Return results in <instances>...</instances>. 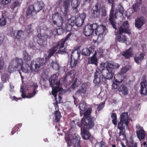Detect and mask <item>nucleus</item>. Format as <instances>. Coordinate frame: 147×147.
<instances>
[{"instance_id": "f257e3e1", "label": "nucleus", "mask_w": 147, "mask_h": 147, "mask_svg": "<svg viewBox=\"0 0 147 147\" xmlns=\"http://www.w3.org/2000/svg\"><path fill=\"white\" fill-rule=\"evenodd\" d=\"M90 15L92 18H98L100 16V13L102 17H105L107 15V11L105 6L101 5L99 2L93 6L90 11Z\"/></svg>"}, {"instance_id": "f03ea898", "label": "nucleus", "mask_w": 147, "mask_h": 147, "mask_svg": "<svg viewBox=\"0 0 147 147\" xmlns=\"http://www.w3.org/2000/svg\"><path fill=\"white\" fill-rule=\"evenodd\" d=\"M124 11L123 7L121 5H119L118 7V9L116 10L115 13H114V9L113 5L111 6V7L109 15V20L110 24L115 30H117V28L116 25L115 20L117 18L118 16H119L120 17H121L123 16Z\"/></svg>"}, {"instance_id": "7ed1b4c3", "label": "nucleus", "mask_w": 147, "mask_h": 147, "mask_svg": "<svg viewBox=\"0 0 147 147\" xmlns=\"http://www.w3.org/2000/svg\"><path fill=\"white\" fill-rule=\"evenodd\" d=\"M119 65L116 63H108L106 67V74L102 75V80L103 82L107 84V80L112 79L114 75V69L118 68Z\"/></svg>"}, {"instance_id": "20e7f679", "label": "nucleus", "mask_w": 147, "mask_h": 147, "mask_svg": "<svg viewBox=\"0 0 147 147\" xmlns=\"http://www.w3.org/2000/svg\"><path fill=\"white\" fill-rule=\"evenodd\" d=\"M50 83V86L52 88V94L56 97L57 96V93L62 91V88L60 87L61 84L60 80L58 79V77L56 74H54L52 76L49 80Z\"/></svg>"}, {"instance_id": "39448f33", "label": "nucleus", "mask_w": 147, "mask_h": 147, "mask_svg": "<svg viewBox=\"0 0 147 147\" xmlns=\"http://www.w3.org/2000/svg\"><path fill=\"white\" fill-rule=\"evenodd\" d=\"M22 60L18 57L12 60L9 66L8 71L9 73H11L16 71V69H19L23 65Z\"/></svg>"}, {"instance_id": "423d86ee", "label": "nucleus", "mask_w": 147, "mask_h": 147, "mask_svg": "<svg viewBox=\"0 0 147 147\" xmlns=\"http://www.w3.org/2000/svg\"><path fill=\"white\" fill-rule=\"evenodd\" d=\"M95 118L94 117H88L86 118H82L81 121V125L86 126L88 129L93 127L94 126Z\"/></svg>"}, {"instance_id": "0eeeda50", "label": "nucleus", "mask_w": 147, "mask_h": 147, "mask_svg": "<svg viewBox=\"0 0 147 147\" xmlns=\"http://www.w3.org/2000/svg\"><path fill=\"white\" fill-rule=\"evenodd\" d=\"M53 23L58 27H62L63 23V19L58 12L55 13L53 16Z\"/></svg>"}, {"instance_id": "6e6552de", "label": "nucleus", "mask_w": 147, "mask_h": 147, "mask_svg": "<svg viewBox=\"0 0 147 147\" xmlns=\"http://www.w3.org/2000/svg\"><path fill=\"white\" fill-rule=\"evenodd\" d=\"M146 20L144 17L140 16L138 17L135 20V26L138 29L140 28L146 23Z\"/></svg>"}, {"instance_id": "1a4fd4ad", "label": "nucleus", "mask_w": 147, "mask_h": 147, "mask_svg": "<svg viewBox=\"0 0 147 147\" xmlns=\"http://www.w3.org/2000/svg\"><path fill=\"white\" fill-rule=\"evenodd\" d=\"M119 32H123L125 33L130 34V30L129 28V24L128 21H124L122 25L120 26L119 29Z\"/></svg>"}, {"instance_id": "9d476101", "label": "nucleus", "mask_w": 147, "mask_h": 147, "mask_svg": "<svg viewBox=\"0 0 147 147\" xmlns=\"http://www.w3.org/2000/svg\"><path fill=\"white\" fill-rule=\"evenodd\" d=\"M81 133L83 138L85 140H89L91 142L93 138V137L91 135L89 131L85 127H84L82 131L81 130Z\"/></svg>"}, {"instance_id": "9b49d317", "label": "nucleus", "mask_w": 147, "mask_h": 147, "mask_svg": "<svg viewBox=\"0 0 147 147\" xmlns=\"http://www.w3.org/2000/svg\"><path fill=\"white\" fill-rule=\"evenodd\" d=\"M106 27L103 25H100L99 26L98 25L97 27L96 31H95V33L96 35H98V39L100 40V39H99L100 37L102 36L103 38V35H105V32L106 31L105 30V28Z\"/></svg>"}, {"instance_id": "f8f14e48", "label": "nucleus", "mask_w": 147, "mask_h": 147, "mask_svg": "<svg viewBox=\"0 0 147 147\" xmlns=\"http://www.w3.org/2000/svg\"><path fill=\"white\" fill-rule=\"evenodd\" d=\"M86 17V14L84 13L80 14L77 18H76V25L78 27L81 26L84 22Z\"/></svg>"}, {"instance_id": "ddd939ff", "label": "nucleus", "mask_w": 147, "mask_h": 147, "mask_svg": "<svg viewBox=\"0 0 147 147\" xmlns=\"http://www.w3.org/2000/svg\"><path fill=\"white\" fill-rule=\"evenodd\" d=\"M101 71H100L99 69L97 67L96 69V72L94 75L93 82L96 84H99L100 82V76Z\"/></svg>"}, {"instance_id": "4468645a", "label": "nucleus", "mask_w": 147, "mask_h": 147, "mask_svg": "<svg viewBox=\"0 0 147 147\" xmlns=\"http://www.w3.org/2000/svg\"><path fill=\"white\" fill-rule=\"evenodd\" d=\"M127 112H124L120 115V120L118 123L123 124L124 123L126 126H127L129 123V117Z\"/></svg>"}, {"instance_id": "2eb2a0df", "label": "nucleus", "mask_w": 147, "mask_h": 147, "mask_svg": "<svg viewBox=\"0 0 147 147\" xmlns=\"http://www.w3.org/2000/svg\"><path fill=\"white\" fill-rule=\"evenodd\" d=\"M123 33V32H120L119 31L117 32V36L115 37L117 41L124 43L127 40V37Z\"/></svg>"}, {"instance_id": "dca6fc26", "label": "nucleus", "mask_w": 147, "mask_h": 147, "mask_svg": "<svg viewBox=\"0 0 147 147\" xmlns=\"http://www.w3.org/2000/svg\"><path fill=\"white\" fill-rule=\"evenodd\" d=\"M71 0H65L63 3V7L64 9L63 15L66 16L69 11V8L70 5Z\"/></svg>"}, {"instance_id": "f3484780", "label": "nucleus", "mask_w": 147, "mask_h": 147, "mask_svg": "<svg viewBox=\"0 0 147 147\" xmlns=\"http://www.w3.org/2000/svg\"><path fill=\"white\" fill-rule=\"evenodd\" d=\"M118 128L119 130V138L121 140H124L125 138V126L123 124L118 123Z\"/></svg>"}, {"instance_id": "a211bd4d", "label": "nucleus", "mask_w": 147, "mask_h": 147, "mask_svg": "<svg viewBox=\"0 0 147 147\" xmlns=\"http://www.w3.org/2000/svg\"><path fill=\"white\" fill-rule=\"evenodd\" d=\"M94 47H90L89 48H86L83 49L82 50V54L84 56H89L91 54L94 53Z\"/></svg>"}, {"instance_id": "6ab92c4d", "label": "nucleus", "mask_w": 147, "mask_h": 147, "mask_svg": "<svg viewBox=\"0 0 147 147\" xmlns=\"http://www.w3.org/2000/svg\"><path fill=\"white\" fill-rule=\"evenodd\" d=\"M97 52L95 51L93 55L90 57H89L88 59V64H92L97 66L98 65V60L96 57Z\"/></svg>"}, {"instance_id": "aec40b11", "label": "nucleus", "mask_w": 147, "mask_h": 147, "mask_svg": "<svg viewBox=\"0 0 147 147\" xmlns=\"http://www.w3.org/2000/svg\"><path fill=\"white\" fill-rule=\"evenodd\" d=\"M80 51L79 49H76L73 50L71 55V58L73 59L80 60Z\"/></svg>"}, {"instance_id": "412c9836", "label": "nucleus", "mask_w": 147, "mask_h": 147, "mask_svg": "<svg viewBox=\"0 0 147 147\" xmlns=\"http://www.w3.org/2000/svg\"><path fill=\"white\" fill-rule=\"evenodd\" d=\"M136 133L139 140L141 141L144 139L146 137L147 142V134L145 133L144 129L137 130Z\"/></svg>"}, {"instance_id": "4be33fe9", "label": "nucleus", "mask_w": 147, "mask_h": 147, "mask_svg": "<svg viewBox=\"0 0 147 147\" xmlns=\"http://www.w3.org/2000/svg\"><path fill=\"white\" fill-rule=\"evenodd\" d=\"M145 56V53H141L140 54L137 53L134 57V61L136 63L139 64L144 59Z\"/></svg>"}, {"instance_id": "5701e85b", "label": "nucleus", "mask_w": 147, "mask_h": 147, "mask_svg": "<svg viewBox=\"0 0 147 147\" xmlns=\"http://www.w3.org/2000/svg\"><path fill=\"white\" fill-rule=\"evenodd\" d=\"M90 25L88 24L85 26L83 30V33L86 36H91L93 33V30Z\"/></svg>"}, {"instance_id": "b1692460", "label": "nucleus", "mask_w": 147, "mask_h": 147, "mask_svg": "<svg viewBox=\"0 0 147 147\" xmlns=\"http://www.w3.org/2000/svg\"><path fill=\"white\" fill-rule=\"evenodd\" d=\"M88 85L86 84L83 83L82 84L81 87L79 88L76 92L75 93L76 94H86L87 91V87Z\"/></svg>"}, {"instance_id": "393cba45", "label": "nucleus", "mask_w": 147, "mask_h": 147, "mask_svg": "<svg viewBox=\"0 0 147 147\" xmlns=\"http://www.w3.org/2000/svg\"><path fill=\"white\" fill-rule=\"evenodd\" d=\"M34 6V9L36 12H38L42 9L44 7V4L42 1H39L35 3Z\"/></svg>"}, {"instance_id": "a878e982", "label": "nucleus", "mask_w": 147, "mask_h": 147, "mask_svg": "<svg viewBox=\"0 0 147 147\" xmlns=\"http://www.w3.org/2000/svg\"><path fill=\"white\" fill-rule=\"evenodd\" d=\"M122 55L126 59H128L132 57L133 55L132 48L130 47L125 51H124L122 53Z\"/></svg>"}, {"instance_id": "bb28decb", "label": "nucleus", "mask_w": 147, "mask_h": 147, "mask_svg": "<svg viewBox=\"0 0 147 147\" xmlns=\"http://www.w3.org/2000/svg\"><path fill=\"white\" fill-rule=\"evenodd\" d=\"M29 66L31 70H34L35 71H38L40 66L38 64V62L37 60L33 61L31 62V64Z\"/></svg>"}, {"instance_id": "cd10ccee", "label": "nucleus", "mask_w": 147, "mask_h": 147, "mask_svg": "<svg viewBox=\"0 0 147 147\" xmlns=\"http://www.w3.org/2000/svg\"><path fill=\"white\" fill-rule=\"evenodd\" d=\"M71 34V33L69 32L65 38H62L60 41L58 42L59 45V49H61L64 47L65 42L68 39Z\"/></svg>"}, {"instance_id": "c85d7f7f", "label": "nucleus", "mask_w": 147, "mask_h": 147, "mask_svg": "<svg viewBox=\"0 0 147 147\" xmlns=\"http://www.w3.org/2000/svg\"><path fill=\"white\" fill-rule=\"evenodd\" d=\"M118 90L122 92V94L124 95H127L128 93V90L127 88L125 85H121L118 88Z\"/></svg>"}, {"instance_id": "c756f323", "label": "nucleus", "mask_w": 147, "mask_h": 147, "mask_svg": "<svg viewBox=\"0 0 147 147\" xmlns=\"http://www.w3.org/2000/svg\"><path fill=\"white\" fill-rule=\"evenodd\" d=\"M140 90L139 92L142 96H145L147 95V85L140 84Z\"/></svg>"}, {"instance_id": "7c9ffc66", "label": "nucleus", "mask_w": 147, "mask_h": 147, "mask_svg": "<svg viewBox=\"0 0 147 147\" xmlns=\"http://www.w3.org/2000/svg\"><path fill=\"white\" fill-rule=\"evenodd\" d=\"M30 70H31L29 64L27 63H24L20 69H18L20 71L21 70L22 72L25 73H29Z\"/></svg>"}, {"instance_id": "2f4dec72", "label": "nucleus", "mask_w": 147, "mask_h": 147, "mask_svg": "<svg viewBox=\"0 0 147 147\" xmlns=\"http://www.w3.org/2000/svg\"><path fill=\"white\" fill-rule=\"evenodd\" d=\"M115 77V76L114 77V79L112 84V87L114 89H116L118 88L119 84L122 83L123 80L121 79L120 80H118L117 79H116Z\"/></svg>"}, {"instance_id": "473e14b6", "label": "nucleus", "mask_w": 147, "mask_h": 147, "mask_svg": "<svg viewBox=\"0 0 147 147\" xmlns=\"http://www.w3.org/2000/svg\"><path fill=\"white\" fill-rule=\"evenodd\" d=\"M34 6L31 5H30L27 9V10L26 11V18H28V16L30 15H31L32 13L34 11Z\"/></svg>"}, {"instance_id": "72a5a7b5", "label": "nucleus", "mask_w": 147, "mask_h": 147, "mask_svg": "<svg viewBox=\"0 0 147 147\" xmlns=\"http://www.w3.org/2000/svg\"><path fill=\"white\" fill-rule=\"evenodd\" d=\"M23 58L24 61H28L31 60V58L30 55L26 51H24L23 52Z\"/></svg>"}, {"instance_id": "f704fd0d", "label": "nucleus", "mask_w": 147, "mask_h": 147, "mask_svg": "<svg viewBox=\"0 0 147 147\" xmlns=\"http://www.w3.org/2000/svg\"><path fill=\"white\" fill-rule=\"evenodd\" d=\"M54 115L55 116V121L58 122L60 121L61 117V113L59 110H55V112Z\"/></svg>"}, {"instance_id": "c9c22d12", "label": "nucleus", "mask_w": 147, "mask_h": 147, "mask_svg": "<svg viewBox=\"0 0 147 147\" xmlns=\"http://www.w3.org/2000/svg\"><path fill=\"white\" fill-rule=\"evenodd\" d=\"M57 50L54 49L52 48L49 49L48 51L49 54L47 57H46L45 59L46 60L49 59L55 53Z\"/></svg>"}, {"instance_id": "e433bc0d", "label": "nucleus", "mask_w": 147, "mask_h": 147, "mask_svg": "<svg viewBox=\"0 0 147 147\" xmlns=\"http://www.w3.org/2000/svg\"><path fill=\"white\" fill-rule=\"evenodd\" d=\"M11 0H1L0 4L1 6L4 8L8 7V5L11 1Z\"/></svg>"}, {"instance_id": "4c0bfd02", "label": "nucleus", "mask_w": 147, "mask_h": 147, "mask_svg": "<svg viewBox=\"0 0 147 147\" xmlns=\"http://www.w3.org/2000/svg\"><path fill=\"white\" fill-rule=\"evenodd\" d=\"M1 78L2 81L3 83L6 82L9 78L8 74L4 73L2 74L1 76Z\"/></svg>"}, {"instance_id": "58836bf2", "label": "nucleus", "mask_w": 147, "mask_h": 147, "mask_svg": "<svg viewBox=\"0 0 147 147\" xmlns=\"http://www.w3.org/2000/svg\"><path fill=\"white\" fill-rule=\"evenodd\" d=\"M37 42L40 46L45 47L47 44V41L43 38H41L38 40Z\"/></svg>"}, {"instance_id": "ea45409f", "label": "nucleus", "mask_w": 147, "mask_h": 147, "mask_svg": "<svg viewBox=\"0 0 147 147\" xmlns=\"http://www.w3.org/2000/svg\"><path fill=\"white\" fill-rule=\"evenodd\" d=\"M111 117L112 119V121L113 124L115 125H117V115L115 113H112L111 114Z\"/></svg>"}, {"instance_id": "a19ab883", "label": "nucleus", "mask_w": 147, "mask_h": 147, "mask_svg": "<svg viewBox=\"0 0 147 147\" xmlns=\"http://www.w3.org/2000/svg\"><path fill=\"white\" fill-rule=\"evenodd\" d=\"M79 107L80 111H84L87 108L86 103L84 102H80L79 105Z\"/></svg>"}, {"instance_id": "79ce46f5", "label": "nucleus", "mask_w": 147, "mask_h": 147, "mask_svg": "<svg viewBox=\"0 0 147 147\" xmlns=\"http://www.w3.org/2000/svg\"><path fill=\"white\" fill-rule=\"evenodd\" d=\"M79 61V60L73 59L71 58L70 64L71 67L73 68L75 67Z\"/></svg>"}, {"instance_id": "37998d69", "label": "nucleus", "mask_w": 147, "mask_h": 147, "mask_svg": "<svg viewBox=\"0 0 147 147\" xmlns=\"http://www.w3.org/2000/svg\"><path fill=\"white\" fill-rule=\"evenodd\" d=\"M76 18L74 17H72L70 19H69L67 20V23L69 24L70 25L72 26V27L75 24V20Z\"/></svg>"}, {"instance_id": "c03bdc74", "label": "nucleus", "mask_w": 147, "mask_h": 147, "mask_svg": "<svg viewBox=\"0 0 147 147\" xmlns=\"http://www.w3.org/2000/svg\"><path fill=\"white\" fill-rule=\"evenodd\" d=\"M142 80L140 84L147 85V74H144L142 76Z\"/></svg>"}, {"instance_id": "a18cd8bd", "label": "nucleus", "mask_w": 147, "mask_h": 147, "mask_svg": "<svg viewBox=\"0 0 147 147\" xmlns=\"http://www.w3.org/2000/svg\"><path fill=\"white\" fill-rule=\"evenodd\" d=\"M51 66L52 67L53 69L55 70H58L59 69V66L56 62H52L51 64Z\"/></svg>"}, {"instance_id": "49530a36", "label": "nucleus", "mask_w": 147, "mask_h": 147, "mask_svg": "<svg viewBox=\"0 0 147 147\" xmlns=\"http://www.w3.org/2000/svg\"><path fill=\"white\" fill-rule=\"evenodd\" d=\"M71 5L73 7H78L79 6L80 2L76 0H71Z\"/></svg>"}, {"instance_id": "de8ad7c7", "label": "nucleus", "mask_w": 147, "mask_h": 147, "mask_svg": "<svg viewBox=\"0 0 147 147\" xmlns=\"http://www.w3.org/2000/svg\"><path fill=\"white\" fill-rule=\"evenodd\" d=\"M140 6L138 3H136L133 5L132 8L135 12H137L138 11L139 9Z\"/></svg>"}, {"instance_id": "09e8293b", "label": "nucleus", "mask_w": 147, "mask_h": 147, "mask_svg": "<svg viewBox=\"0 0 147 147\" xmlns=\"http://www.w3.org/2000/svg\"><path fill=\"white\" fill-rule=\"evenodd\" d=\"M24 34V32L23 31L21 30H18L16 38L18 40L20 39L21 38L22 36Z\"/></svg>"}, {"instance_id": "8fccbe9b", "label": "nucleus", "mask_w": 147, "mask_h": 147, "mask_svg": "<svg viewBox=\"0 0 147 147\" xmlns=\"http://www.w3.org/2000/svg\"><path fill=\"white\" fill-rule=\"evenodd\" d=\"M32 86L34 87L33 91L32 92L30 93V94L32 95L31 96H33L36 93L37 91L36 88L38 87V85L36 83L34 84Z\"/></svg>"}, {"instance_id": "3c124183", "label": "nucleus", "mask_w": 147, "mask_h": 147, "mask_svg": "<svg viewBox=\"0 0 147 147\" xmlns=\"http://www.w3.org/2000/svg\"><path fill=\"white\" fill-rule=\"evenodd\" d=\"M72 137L73 139V141L75 142L76 141H80V138L79 136L76 134H74L72 136Z\"/></svg>"}, {"instance_id": "603ef678", "label": "nucleus", "mask_w": 147, "mask_h": 147, "mask_svg": "<svg viewBox=\"0 0 147 147\" xmlns=\"http://www.w3.org/2000/svg\"><path fill=\"white\" fill-rule=\"evenodd\" d=\"M19 5V2H18V1H15L12 3V4L11 5L10 7L11 9H14Z\"/></svg>"}, {"instance_id": "864d4df0", "label": "nucleus", "mask_w": 147, "mask_h": 147, "mask_svg": "<svg viewBox=\"0 0 147 147\" xmlns=\"http://www.w3.org/2000/svg\"><path fill=\"white\" fill-rule=\"evenodd\" d=\"M6 22L5 18L2 16L0 18V26H4L6 25Z\"/></svg>"}, {"instance_id": "5fc2aeb1", "label": "nucleus", "mask_w": 147, "mask_h": 147, "mask_svg": "<svg viewBox=\"0 0 147 147\" xmlns=\"http://www.w3.org/2000/svg\"><path fill=\"white\" fill-rule=\"evenodd\" d=\"M37 61L38 62V64L40 67L46 62V61L43 58H38L37 59Z\"/></svg>"}, {"instance_id": "6e6d98bb", "label": "nucleus", "mask_w": 147, "mask_h": 147, "mask_svg": "<svg viewBox=\"0 0 147 147\" xmlns=\"http://www.w3.org/2000/svg\"><path fill=\"white\" fill-rule=\"evenodd\" d=\"M91 110L90 109H88L85 112L84 114V116L85 117V118H86L88 117H92V116H90L89 115L91 113Z\"/></svg>"}, {"instance_id": "4d7b16f0", "label": "nucleus", "mask_w": 147, "mask_h": 147, "mask_svg": "<svg viewBox=\"0 0 147 147\" xmlns=\"http://www.w3.org/2000/svg\"><path fill=\"white\" fill-rule=\"evenodd\" d=\"M31 96H32V95L30 94V93H29L26 96L24 91L22 92V96L23 98H31L33 97Z\"/></svg>"}, {"instance_id": "13d9d810", "label": "nucleus", "mask_w": 147, "mask_h": 147, "mask_svg": "<svg viewBox=\"0 0 147 147\" xmlns=\"http://www.w3.org/2000/svg\"><path fill=\"white\" fill-rule=\"evenodd\" d=\"M105 104V102H102L100 103L98 105L97 107V110L98 111V112H99L102 109L104 106Z\"/></svg>"}, {"instance_id": "bf43d9fd", "label": "nucleus", "mask_w": 147, "mask_h": 147, "mask_svg": "<svg viewBox=\"0 0 147 147\" xmlns=\"http://www.w3.org/2000/svg\"><path fill=\"white\" fill-rule=\"evenodd\" d=\"M91 27H92V29L93 30V33L94 32V30L96 31L98 25L96 23L93 24H90Z\"/></svg>"}, {"instance_id": "052dcab7", "label": "nucleus", "mask_w": 147, "mask_h": 147, "mask_svg": "<svg viewBox=\"0 0 147 147\" xmlns=\"http://www.w3.org/2000/svg\"><path fill=\"white\" fill-rule=\"evenodd\" d=\"M73 27L67 23L65 25V29L66 31H70L72 29Z\"/></svg>"}, {"instance_id": "680f3d73", "label": "nucleus", "mask_w": 147, "mask_h": 147, "mask_svg": "<svg viewBox=\"0 0 147 147\" xmlns=\"http://www.w3.org/2000/svg\"><path fill=\"white\" fill-rule=\"evenodd\" d=\"M5 36L3 34H0V45H1L4 40Z\"/></svg>"}, {"instance_id": "e2e57ef3", "label": "nucleus", "mask_w": 147, "mask_h": 147, "mask_svg": "<svg viewBox=\"0 0 147 147\" xmlns=\"http://www.w3.org/2000/svg\"><path fill=\"white\" fill-rule=\"evenodd\" d=\"M32 24H30L27 26V31L28 33H30L31 32H32L31 29L32 28Z\"/></svg>"}, {"instance_id": "0e129e2a", "label": "nucleus", "mask_w": 147, "mask_h": 147, "mask_svg": "<svg viewBox=\"0 0 147 147\" xmlns=\"http://www.w3.org/2000/svg\"><path fill=\"white\" fill-rule=\"evenodd\" d=\"M18 128L17 126H14L12 129L11 132L12 135L14 134L17 131H18Z\"/></svg>"}, {"instance_id": "69168bd1", "label": "nucleus", "mask_w": 147, "mask_h": 147, "mask_svg": "<svg viewBox=\"0 0 147 147\" xmlns=\"http://www.w3.org/2000/svg\"><path fill=\"white\" fill-rule=\"evenodd\" d=\"M74 71L72 70H71L69 72H68L67 74H65V76H64V79L66 80V77L68 76H71V75L73 74H74Z\"/></svg>"}, {"instance_id": "338daca9", "label": "nucleus", "mask_w": 147, "mask_h": 147, "mask_svg": "<svg viewBox=\"0 0 147 147\" xmlns=\"http://www.w3.org/2000/svg\"><path fill=\"white\" fill-rule=\"evenodd\" d=\"M9 34L11 36H13L14 35V33L13 28H10L9 30Z\"/></svg>"}, {"instance_id": "774afa93", "label": "nucleus", "mask_w": 147, "mask_h": 147, "mask_svg": "<svg viewBox=\"0 0 147 147\" xmlns=\"http://www.w3.org/2000/svg\"><path fill=\"white\" fill-rule=\"evenodd\" d=\"M75 142V143L74 145V147H81L80 141H76Z\"/></svg>"}]
</instances>
